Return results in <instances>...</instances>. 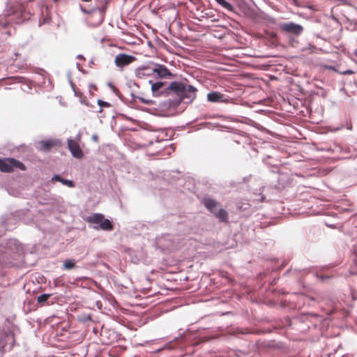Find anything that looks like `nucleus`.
<instances>
[{"label": "nucleus", "mask_w": 357, "mask_h": 357, "mask_svg": "<svg viewBox=\"0 0 357 357\" xmlns=\"http://www.w3.org/2000/svg\"><path fill=\"white\" fill-rule=\"evenodd\" d=\"M220 5L228 10H232L233 6L225 0H215Z\"/></svg>", "instance_id": "17"}, {"label": "nucleus", "mask_w": 357, "mask_h": 357, "mask_svg": "<svg viewBox=\"0 0 357 357\" xmlns=\"http://www.w3.org/2000/svg\"><path fill=\"white\" fill-rule=\"evenodd\" d=\"M197 89L191 86L187 85L183 92L179 96L180 99L187 103H190L196 97Z\"/></svg>", "instance_id": "7"}, {"label": "nucleus", "mask_w": 357, "mask_h": 357, "mask_svg": "<svg viewBox=\"0 0 357 357\" xmlns=\"http://www.w3.org/2000/svg\"><path fill=\"white\" fill-rule=\"evenodd\" d=\"M354 72L351 70H347L343 72H341L340 74L346 75H353Z\"/></svg>", "instance_id": "23"}, {"label": "nucleus", "mask_w": 357, "mask_h": 357, "mask_svg": "<svg viewBox=\"0 0 357 357\" xmlns=\"http://www.w3.org/2000/svg\"><path fill=\"white\" fill-rule=\"evenodd\" d=\"M58 280H59V279H56V280L54 281V282H55L56 284H59V282H58Z\"/></svg>", "instance_id": "26"}, {"label": "nucleus", "mask_w": 357, "mask_h": 357, "mask_svg": "<svg viewBox=\"0 0 357 357\" xmlns=\"http://www.w3.org/2000/svg\"><path fill=\"white\" fill-rule=\"evenodd\" d=\"M213 214L220 222H228V213H227V212L225 209H223L222 208H219Z\"/></svg>", "instance_id": "13"}, {"label": "nucleus", "mask_w": 357, "mask_h": 357, "mask_svg": "<svg viewBox=\"0 0 357 357\" xmlns=\"http://www.w3.org/2000/svg\"><path fill=\"white\" fill-rule=\"evenodd\" d=\"M15 169L24 171L26 170V167L22 162L13 158H0L1 172L10 173Z\"/></svg>", "instance_id": "1"}, {"label": "nucleus", "mask_w": 357, "mask_h": 357, "mask_svg": "<svg viewBox=\"0 0 357 357\" xmlns=\"http://www.w3.org/2000/svg\"><path fill=\"white\" fill-rule=\"evenodd\" d=\"M280 29L283 33L298 36L303 32V27L300 24L291 22L280 24Z\"/></svg>", "instance_id": "3"}, {"label": "nucleus", "mask_w": 357, "mask_h": 357, "mask_svg": "<svg viewBox=\"0 0 357 357\" xmlns=\"http://www.w3.org/2000/svg\"><path fill=\"white\" fill-rule=\"evenodd\" d=\"M135 60L136 58L135 56L122 53L115 56L114 63L119 68L123 69L125 66H128Z\"/></svg>", "instance_id": "4"}, {"label": "nucleus", "mask_w": 357, "mask_h": 357, "mask_svg": "<svg viewBox=\"0 0 357 357\" xmlns=\"http://www.w3.org/2000/svg\"><path fill=\"white\" fill-rule=\"evenodd\" d=\"M204 206L212 213H213L217 208L220 206V204L215 200L211 198H204L203 199Z\"/></svg>", "instance_id": "12"}, {"label": "nucleus", "mask_w": 357, "mask_h": 357, "mask_svg": "<svg viewBox=\"0 0 357 357\" xmlns=\"http://www.w3.org/2000/svg\"><path fill=\"white\" fill-rule=\"evenodd\" d=\"M67 144L68 148L74 158L82 159L84 157L83 151L77 142L70 139H68Z\"/></svg>", "instance_id": "6"}, {"label": "nucleus", "mask_w": 357, "mask_h": 357, "mask_svg": "<svg viewBox=\"0 0 357 357\" xmlns=\"http://www.w3.org/2000/svg\"><path fill=\"white\" fill-rule=\"evenodd\" d=\"M61 183L63 185L68 186L69 188H74L75 187V183L71 180H67V179H64V178H62V180L61 181Z\"/></svg>", "instance_id": "20"}, {"label": "nucleus", "mask_w": 357, "mask_h": 357, "mask_svg": "<svg viewBox=\"0 0 357 357\" xmlns=\"http://www.w3.org/2000/svg\"><path fill=\"white\" fill-rule=\"evenodd\" d=\"M54 1H56L57 0H54Z\"/></svg>", "instance_id": "28"}, {"label": "nucleus", "mask_w": 357, "mask_h": 357, "mask_svg": "<svg viewBox=\"0 0 357 357\" xmlns=\"http://www.w3.org/2000/svg\"><path fill=\"white\" fill-rule=\"evenodd\" d=\"M98 104L100 107V108H102V107H109L111 106L110 103H109L107 102H105V101H103V100H98Z\"/></svg>", "instance_id": "21"}, {"label": "nucleus", "mask_w": 357, "mask_h": 357, "mask_svg": "<svg viewBox=\"0 0 357 357\" xmlns=\"http://www.w3.org/2000/svg\"><path fill=\"white\" fill-rule=\"evenodd\" d=\"M50 297V294H43L37 298V302L40 304H43L46 302L49 298Z\"/></svg>", "instance_id": "18"}, {"label": "nucleus", "mask_w": 357, "mask_h": 357, "mask_svg": "<svg viewBox=\"0 0 357 357\" xmlns=\"http://www.w3.org/2000/svg\"><path fill=\"white\" fill-rule=\"evenodd\" d=\"M354 55L357 56V49L354 51Z\"/></svg>", "instance_id": "24"}, {"label": "nucleus", "mask_w": 357, "mask_h": 357, "mask_svg": "<svg viewBox=\"0 0 357 357\" xmlns=\"http://www.w3.org/2000/svg\"><path fill=\"white\" fill-rule=\"evenodd\" d=\"M165 83L162 82H157L151 84V90L153 93L158 91L163 86Z\"/></svg>", "instance_id": "16"}, {"label": "nucleus", "mask_w": 357, "mask_h": 357, "mask_svg": "<svg viewBox=\"0 0 357 357\" xmlns=\"http://www.w3.org/2000/svg\"><path fill=\"white\" fill-rule=\"evenodd\" d=\"M207 100L211 102H228V100L225 98V95L217 91L208 93Z\"/></svg>", "instance_id": "10"}, {"label": "nucleus", "mask_w": 357, "mask_h": 357, "mask_svg": "<svg viewBox=\"0 0 357 357\" xmlns=\"http://www.w3.org/2000/svg\"><path fill=\"white\" fill-rule=\"evenodd\" d=\"M58 280H59V279H56V280L54 281V282H55L56 284H59V282H58Z\"/></svg>", "instance_id": "25"}, {"label": "nucleus", "mask_w": 357, "mask_h": 357, "mask_svg": "<svg viewBox=\"0 0 357 357\" xmlns=\"http://www.w3.org/2000/svg\"><path fill=\"white\" fill-rule=\"evenodd\" d=\"M62 180V178L58 175V174H55L52 178V181H59L61 183V181Z\"/></svg>", "instance_id": "22"}, {"label": "nucleus", "mask_w": 357, "mask_h": 357, "mask_svg": "<svg viewBox=\"0 0 357 357\" xmlns=\"http://www.w3.org/2000/svg\"><path fill=\"white\" fill-rule=\"evenodd\" d=\"M38 7L36 6V8L33 7V1L31 0L24 3H20L18 5L17 10L21 13L22 15L24 17H26V14L29 15H33L35 13L36 9H38Z\"/></svg>", "instance_id": "8"}, {"label": "nucleus", "mask_w": 357, "mask_h": 357, "mask_svg": "<svg viewBox=\"0 0 357 357\" xmlns=\"http://www.w3.org/2000/svg\"><path fill=\"white\" fill-rule=\"evenodd\" d=\"M104 343H105V344H109V343H110V342H106V341H105Z\"/></svg>", "instance_id": "27"}, {"label": "nucleus", "mask_w": 357, "mask_h": 357, "mask_svg": "<svg viewBox=\"0 0 357 357\" xmlns=\"http://www.w3.org/2000/svg\"><path fill=\"white\" fill-rule=\"evenodd\" d=\"M153 73H156L161 78H172L174 77L172 73L164 65H158L157 68L151 70Z\"/></svg>", "instance_id": "9"}, {"label": "nucleus", "mask_w": 357, "mask_h": 357, "mask_svg": "<svg viewBox=\"0 0 357 357\" xmlns=\"http://www.w3.org/2000/svg\"><path fill=\"white\" fill-rule=\"evenodd\" d=\"M61 146V142L58 139H46L38 142L37 149L40 151L49 152L52 149Z\"/></svg>", "instance_id": "5"}, {"label": "nucleus", "mask_w": 357, "mask_h": 357, "mask_svg": "<svg viewBox=\"0 0 357 357\" xmlns=\"http://www.w3.org/2000/svg\"><path fill=\"white\" fill-rule=\"evenodd\" d=\"M76 267V261L73 259H66L63 261L62 268L63 270H71Z\"/></svg>", "instance_id": "15"}, {"label": "nucleus", "mask_w": 357, "mask_h": 357, "mask_svg": "<svg viewBox=\"0 0 357 357\" xmlns=\"http://www.w3.org/2000/svg\"><path fill=\"white\" fill-rule=\"evenodd\" d=\"M9 21L7 20L5 15H0V27L4 28L6 27Z\"/></svg>", "instance_id": "19"}, {"label": "nucleus", "mask_w": 357, "mask_h": 357, "mask_svg": "<svg viewBox=\"0 0 357 357\" xmlns=\"http://www.w3.org/2000/svg\"><path fill=\"white\" fill-rule=\"evenodd\" d=\"M151 70L147 67L139 68L136 70V75L138 77L142 78L144 76H149L151 75Z\"/></svg>", "instance_id": "14"}, {"label": "nucleus", "mask_w": 357, "mask_h": 357, "mask_svg": "<svg viewBox=\"0 0 357 357\" xmlns=\"http://www.w3.org/2000/svg\"><path fill=\"white\" fill-rule=\"evenodd\" d=\"M86 222L91 224H98L102 230L111 231L114 227L111 221L105 218L101 213H93L88 216L86 219Z\"/></svg>", "instance_id": "2"}, {"label": "nucleus", "mask_w": 357, "mask_h": 357, "mask_svg": "<svg viewBox=\"0 0 357 357\" xmlns=\"http://www.w3.org/2000/svg\"><path fill=\"white\" fill-rule=\"evenodd\" d=\"M186 86L187 85L182 82H173L169 84L168 89L172 91H174L176 94L179 97L185 90Z\"/></svg>", "instance_id": "11"}]
</instances>
